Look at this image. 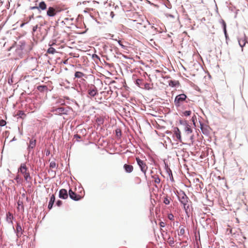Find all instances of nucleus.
<instances>
[{"mask_svg": "<svg viewBox=\"0 0 248 248\" xmlns=\"http://www.w3.org/2000/svg\"><path fill=\"white\" fill-rule=\"evenodd\" d=\"M68 195L67 191L65 189H62L59 191V197L63 199H66L68 198Z\"/></svg>", "mask_w": 248, "mask_h": 248, "instance_id": "obj_10", "label": "nucleus"}, {"mask_svg": "<svg viewBox=\"0 0 248 248\" xmlns=\"http://www.w3.org/2000/svg\"><path fill=\"white\" fill-rule=\"evenodd\" d=\"M118 42L119 44L120 45V46H122V48H124V49H125V48L126 46H125L123 44V43H122V42H121V41L119 40V41H118Z\"/></svg>", "mask_w": 248, "mask_h": 248, "instance_id": "obj_35", "label": "nucleus"}, {"mask_svg": "<svg viewBox=\"0 0 248 248\" xmlns=\"http://www.w3.org/2000/svg\"><path fill=\"white\" fill-rule=\"evenodd\" d=\"M191 113V111L190 110H186L183 112V114L185 116H189Z\"/></svg>", "mask_w": 248, "mask_h": 248, "instance_id": "obj_28", "label": "nucleus"}, {"mask_svg": "<svg viewBox=\"0 0 248 248\" xmlns=\"http://www.w3.org/2000/svg\"><path fill=\"white\" fill-rule=\"evenodd\" d=\"M97 93L98 91L95 86H91L88 90V96L90 98L95 96Z\"/></svg>", "mask_w": 248, "mask_h": 248, "instance_id": "obj_7", "label": "nucleus"}, {"mask_svg": "<svg viewBox=\"0 0 248 248\" xmlns=\"http://www.w3.org/2000/svg\"><path fill=\"white\" fill-rule=\"evenodd\" d=\"M30 9L31 10L38 9V6H31Z\"/></svg>", "mask_w": 248, "mask_h": 248, "instance_id": "obj_41", "label": "nucleus"}, {"mask_svg": "<svg viewBox=\"0 0 248 248\" xmlns=\"http://www.w3.org/2000/svg\"><path fill=\"white\" fill-rule=\"evenodd\" d=\"M86 9L87 10V11H89L90 10H93V8L91 7L90 6H88L86 7Z\"/></svg>", "mask_w": 248, "mask_h": 248, "instance_id": "obj_40", "label": "nucleus"}, {"mask_svg": "<svg viewBox=\"0 0 248 248\" xmlns=\"http://www.w3.org/2000/svg\"><path fill=\"white\" fill-rule=\"evenodd\" d=\"M75 137L77 138V140L80 139L81 138V136L78 134L75 135Z\"/></svg>", "mask_w": 248, "mask_h": 248, "instance_id": "obj_42", "label": "nucleus"}, {"mask_svg": "<svg viewBox=\"0 0 248 248\" xmlns=\"http://www.w3.org/2000/svg\"><path fill=\"white\" fill-rule=\"evenodd\" d=\"M52 111L55 114H66L67 113V110L65 108L61 107L53 109Z\"/></svg>", "mask_w": 248, "mask_h": 248, "instance_id": "obj_9", "label": "nucleus"}, {"mask_svg": "<svg viewBox=\"0 0 248 248\" xmlns=\"http://www.w3.org/2000/svg\"><path fill=\"white\" fill-rule=\"evenodd\" d=\"M67 60H65V61H64L63 63L64 64H66L67 63Z\"/></svg>", "mask_w": 248, "mask_h": 248, "instance_id": "obj_51", "label": "nucleus"}, {"mask_svg": "<svg viewBox=\"0 0 248 248\" xmlns=\"http://www.w3.org/2000/svg\"><path fill=\"white\" fill-rule=\"evenodd\" d=\"M180 202L183 204L184 208L186 210L189 208V204H188V198L186 194H184L179 197Z\"/></svg>", "mask_w": 248, "mask_h": 248, "instance_id": "obj_5", "label": "nucleus"}, {"mask_svg": "<svg viewBox=\"0 0 248 248\" xmlns=\"http://www.w3.org/2000/svg\"><path fill=\"white\" fill-rule=\"evenodd\" d=\"M136 179H137L138 182L139 183H141V179H140V178L139 177H136Z\"/></svg>", "mask_w": 248, "mask_h": 248, "instance_id": "obj_45", "label": "nucleus"}, {"mask_svg": "<svg viewBox=\"0 0 248 248\" xmlns=\"http://www.w3.org/2000/svg\"><path fill=\"white\" fill-rule=\"evenodd\" d=\"M174 243V241L173 240H170V241H169V244H173Z\"/></svg>", "mask_w": 248, "mask_h": 248, "instance_id": "obj_46", "label": "nucleus"}, {"mask_svg": "<svg viewBox=\"0 0 248 248\" xmlns=\"http://www.w3.org/2000/svg\"><path fill=\"white\" fill-rule=\"evenodd\" d=\"M55 197L54 195L53 194L50 198V201L49 202L48 205V208L49 210L52 208L53 205L54 204V202H55Z\"/></svg>", "mask_w": 248, "mask_h": 248, "instance_id": "obj_16", "label": "nucleus"}, {"mask_svg": "<svg viewBox=\"0 0 248 248\" xmlns=\"http://www.w3.org/2000/svg\"><path fill=\"white\" fill-rule=\"evenodd\" d=\"M6 124V122L5 120H0V126H3L5 125Z\"/></svg>", "mask_w": 248, "mask_h": 248, "instance_id": "obj_29", "label": "nucleus"}, {"mask_svg": "<svg viewBox=\"0 0 248 248\" xmlns=\"http://www.w3.org/2000/svg\"><path fill=\"white\" fill-rule=\"evenodd\" d=\"M222 24L223 26V30L225 34H226V25L224 20H222Z\"/></svg>", "mask_w": 248, "mask_h": 248, "instance_id": "obj_30", "label": "nucleus"}, {"mask_svg": "<svg viewBox=\"0 0 248 248\" xmlns=\"http://www.w3.org/2000/svg\"><path fill=\"white\" fill-rule=\"evenodd\" d=\"M186 95L184 93L177 95L174 101L175 106L177 107H180L186 101Z\"/></svg>", "mask_w": 248, "mask_h": 248, "instance_id": "obj_2", "label": "nucleus"}, {"mask_svg": "<svg viewBox=\"0 0 248 248\" xmlns=\"http://www.w3.org/2000/svg\"><path fill=\"white\" fill-rule=\"evenodd\" d=\"M25 114L22 111H19L17 113V115L19 116L20 117H22V116L24 115Z\"/></svg>", "mask_w": 248, "mask_h": 248, "instance_id": "obj_32", "label": "nucleus"}, {"mask_svg": "<svg viewBox=\"0 0 248 248\" xmlns=\"http://www.w3.org/2000/svg\"><path fill=\"white\" fill-rule=\"evenodd\" d=\"M16 231L17 232V235L18 237L21 236L23 234V230L19 223H16Z\"/></svg>", "mask_w": 248, "mask_h": 248, "instance_id": "obj_13", "label": "nucleus"}, {"mask_svg": "<svg viewBox=\"0 0 248 248\" xmlns=\"http://www.w3.org/2000/svg\"><path fill=\"white\" fill-rule=\"evenodd\" d=\"M55 45V43H52V44H49V46H53V45Z\"/></svg>", "mask_w": 248, "mask_h": 248, "instance_id": "obj_49", "label": "nucleus"}, {"mask_svg": "<svg viewBox=\"0 0 248 248\" xmlns=\"http://www.w3.org/2000/svg\"><path fill=\"white\" fill-rule=\"evenodd\" d=\"M124 168L126 172L130 173L133 170V167L131 165L124 164Z\"/></svg>", "mask_w": 248, "mask_h": 248, "instance_id": "obj_15", "label": "nucleus"}, {"mask_svg": "<svg viewBox=\"0 0 248 248\" xmlns=\"http://www.w3.org/2000/svg\"><path fill=\"white\" fill-rule=\"evenodd\" d=\"M136 160L140 168L141 171L144 173L145 177H146V171L148 169V167L146 163L139 158L137 157Z\"/></svg>", "mask_w": 248, "mask_h": 248, "instance_id": "obj_4", "label": "nucleus"}, {"mask_svg": "<svg viewBox=\"0 0 248 248\" xmlns=\"http://www.w3.org/2000/svg\"><path fill=\"white\" fill-rule=\"evenodd\" d=\"M14 219V217L12 213L8 212L6 214V221L8 223L13 224V220Z\"/></svg>", "mask_w": 248, "mask_h": 248, "instance_id": "obj_14", "label": "nucleus"}, {"mask_svg": "<svg viewBox=\"0 0 248 248\" xmlns=\"http://www.w3.org/2000/svg\"><path fill=\"white\" fill-rule=\"evenodd\" d=\"M18 171V172H20L23 175L26 182H29L31 180V177L25 164H22Z\"/></svg>", "mask_w": 248, "mask_h": 248, "instance_id": "obj_1", "label": "nucleus"}, {"mask_svg": "<svg viewBox=\"0 0 248 248\" xmlns=\"http://www.w3.org/2000/svg\"><path fill=\"white\" fill-rule=\"evenodd\" d=\"M168 217L170 220H173L174 219V216L172 214H169Z\"/></svg>", "mask_w": 248, "mask_h": 248, "instance_id": "obj_33", "label": "nucleus"}, {"mask_svg": "<svg viewBox=\"0 0 248 248\" xmlns=\"http://www.w3.org/2000/svg\"><path fill=\"white\" fill-rule=\"evenodd\" d=\"M57 165L54 161H52L50 163L49 167L50 168L53 169L56 168L57 167Z\"/></svg>", "mask_w": 248, "mask_h": 248, "instance_id": "obj_25", "label": "nucleus"}, {"mask_svg": "<svg viewBox=\"0 0 248 248\" xmlns=\"http://www.w3.org/2000/svg\"><path fill=\"white\" fill-rule=\"evenodd\" d=\"M159 225L160 227H164L165 226V223L162 221L160 222L159 223Z\"/></svg>", "mask_w": 248, "mask_h": 248, "instance_id": "obj_39", "label": "nucleus"}, {"mask_svg": "<svg viewBox=\"0 0 248 248\" xmlns=\"http://www.w3.org/2000/svg\"><path fill=\"white\" fill-rule=\"evenodd\" d=\"M49 154H50L49 151V150H47L46 152V155H49Z\"/></svg>", "mask_w": 248, "mask_h": 248, "instance_id": "obj_47", "label": "nucleus"}, {"mask_svg": "<svg viewBox=\"0 0 248 248\" xmlns=\"http://www.w3.org/2000/svg\"><path fill=\"white\" fill-rule=\"evenodd\" d=\"M185 130L187 134H190L192 132V130L190 128V125L188 124H186V126Z\"/></svg>", "mask_w": 248, "mask_h": 248, "instance_id": "obj_21", "label": "nucleus"}, {"mask_svg": "<svg viewBox=\"0 0 248 248\" xmlns=\"http://www.w3.org/2000/svg\"><path fill=\"white\" fill-rule=\"evenodd\" d=\"M37 28H38V25H36V26H34L32 29L33 31H36Z\"/></svg>", "mask_w": 248, "mask_h": 248, "instance_id": "obj_43", "label": "nucleus"}, {"mask_svg": "<svg viewBox=\"0 0 248 248\" xmlns=\"http://www.w3.org/2000/svg\"><path fill=\"white\" fill-rule=\"evenodd\" d=\"M33 18V15H32L31 16H30V18Z\"/></svg>", "mask_w": 248, "mask_h": 248, "instance_id": "obj_50", "label": "nucleus"}, {"mask_svg": "<svg viewBox=\"0 0 248 248\" xmlns=\"http://www.w3.org/2000/svg\"><path fill=\"white\" fill-rule=\"evenodd\" d=\"M151 177L154 179L155 183L159 184L160 183V179L157 174H154L153 171L151 172Z\"/></svg>", "mask_w": 248, "mask_h": 248, "instance_id": "obj_12", "label": "nucleus"}, {"mask_svg": "<svg viewBox=\"0 0 248 248\" xmlns=\"http://www.w3.org/2000/svg\"><path fill=\"white\" fill-rule=\"evenodd\" d=\"M56 52V51L55 49L52 47H50L47 50V53L49 54H53Z\"/></svg>", "mask_w": 248, "mask_h": 248, "instance_id": "obj_22", "label": "nucleus"}, {"mask_svg": "<svg viewBox=\"0 0 248 248\" xmlns=\"http://www.w3.org/2000/svg\"><path fill=\"white\" fill-rule=\"evenodd\" d=\"M179 229H180V231L178 232V235H183L185 234V229L183 227L181 228V226L179 227Z\"/></svg>", "mask_w": 248, "mask_h": 248, "instance_id": "obj_23", "label": "nucleus"}, {"mask_svg": "<svg viewBox=\"0 0 248 248\" xmlns=\"http://www.w3.org/2000/svg\"><path fill=\"white\" fill-rule=\"evenodd\" d=\"M246 42L245 39H240L239 40V44L242 48L245 46Z\"/></svg>", "mask_w": 248, "mask_h": 248, "instance_id": "obj_20", "label": "nucleus"}, {"mask_svg": "<svg viewBox=\"0 0 248 248\" xmlns=\"http://www.w3.org/2000/svg\"><path fill=\"white\" fill-rule=\"evenodd\" d=\"M173 132L174 134L175 135L177 139L179 140V141L181 142L182 139L181 136V132L179 129L177 127H174L173 129Z\"/></svg>", "mask_w": 248, "mask_h": 248, "instance_id": "obj_11", "label": "nucleus"}, {"mask_svg": "<svg viewBox=\"0 0 248 248\" xmlns=\"http://www.w3.org/2000/svg\"><path fill=\"white\" fill-rule=\"evenodd\" d=\"M56 204L58 206H60L62 204V202L60 200H59L57 202Z\"/></svg>", "mask_w": 248, "mask_h": 248, "instance_id": "obj_37", "label": "nucleus"}, {"mask_svg": "<svg viewBox=\"0 0 248 248\" xmlns=\"http://www.w3.org/2000/svg\"><path fill=\"white\" fill-rule=\"evenodd\" d=\"M62 9L59 7H49L46 12V14L48 16H54L58 13L61 12Z\"/></svg>", "mask_w": 248, "mask_h": 248, "instance_id": "obj_3", "label": "nucleus"}, {"mask_svg": "<svg viewBox=\"0 0 248 248\" xmlns=\"http://www.w3.org/2000/svg\"><path fill=\"white\" fill-rule=\"evenodd\" d=\"M46 9V5L44 1H41L39 3L38 10H45Z\"/></svg>", "mask_w": 248, "mask_h": 248, "instance_id": "obj_17", "label": "nucleus"}, {"mask_svg": "<svg viewBox=\"0 0 248 248\" xmlns=\"http://www.w3.org/2000/svg\"><path fill=\"white\" fill-rule=\"evenodd\" d=\"M69 195L71 199L76 201H79L83 198L82 196L79 194H77L75 192H74L71 189H70L69 190Z\"/></svg>", "mask_w": 248, "mask_h": 248, "instance_id": "obj_6", "label": "nucleus"}, {"mask_svg": "<svg viewBox=\"0 0 248 248\" xmlns=\"http://www.w3.org/2000/svg\"><path fill=\"white\" fill-rule=\"evenodd\" d=\"M142 79H137L136 80V84L137 85V86H138L139 87H141V86H142L143 85V82H142Z\"/></svg>", "mask_w": 248, "mask_h": 248, "instance_id": "obj_24", "label": "nucleus"}, {"mask_svg": "<svg viewBox=\"0 0 248 248\" xmlns=\"http://www.w3.org/2000/svg\"><path fill=\"white\" fill-rule=\"evenodd\" d=\"M110 15H111L112 17H113L114 15V13L113 12H111Z\"/></svg>", "mask_w": 248, "mask_h": 248, "instance_id": "obj_48", "label": "nucleus"}, {"mask_svg": "<svg viewBox=\"0 0 248 248\" xmlns=\"http://www.w3.org/2000/svg\"><path fill=\"white\" fill-rule=\"evenodd\" d=\"M47 87L46 86H39L37 87V89L41 92H43L45 89Z\"/></svg>", "mask_w": 248, "mask_h": 248, "instance_id": "obj_27", "label": "nucleus"}, {"mask_svg": "<svg viewBox=\"0 0 248 248\" xmlns=\"http://www.w3.org/2000/svg\"><path fill=\"white\" fill-rule=\"evenodd\" d=\"M116 135L117 136H121V131L118 130V129H117L116 130Z\"/></svg>", "mask_w": 248, "mask_h": 248, "instance_id": "obj_38", "label": "nucleus"}, {"mask_svg": "<svg viewBox=\"0 0 248 248\" xmlns=\"http://www.w3.org/2000/svg\"><path fill=\"white\" fill-rule=\"evenodd\" d=\"M179 85V82L177 80H170L169 81V85L171 87H175Z\"/></svg>", "mask_w": 248, "mask_h": 248, "instance_id": "obj_18", "label": "nucleus"}, {"mask_svg": "<svg viewBox=\"0 0 248 248\" xmlns=\"http://www.w3.org/2000/svg\"><path fill=\"white\" fill-rule=\"evenodd\" d=\"M16 180L17 181V183H19L20 181V179L19 178V176L18 175H17L16 178Z\"/></svg>", "mask_w": 248, "mask_h": 248, "instance_id": "obj_44", "label": "nucleus"}, {"mask_svg": "<svg viewBox=\"0 0 248 248\" xmlns=\"http://www.w3.org/2000/svg\"><path fill=\"white\" fill-rule=\"evenodd\" d=\"M17 204H18V209H19V207L21 206V209H23V202L22 201L18 200V201L17 202Z\"/></svg>", "mask_w": 248, "mask_h": 248, "instance_id": "obj_31", "label": "nucleus"}, {"mask_svg": "<svg viewBox=\"0 0 248 248\" xmlns=\"http://www.w3.org/2000/svg\"><path fill=\"white\" fill-rule=\"evenodd\" d=\"M36 144V140L34 137L30 139L29 142L28 143V150L30 152L31 150L35 148Z\"/></svg>", "mask_w": 248, "mask_h": 248, "instance_id": "obj_8", "label": "nucleus"}, {"mask_svg": "<svg viewBox=\"0 0 248 248\" xmlns=\"http://www.w3.org/2000/svg\"><path fill=\"white\" fill-rule=\"evenodd\" d=\"M89 3V2L88 1H83L82 3L81 2H78V5H81V4H84V5H86L87 4H88Z\"/></svg>", "mask_w": 248, "mask_h": 248, "instance_id": "obj_36", "label": "nucleus"}, {"mask_svg": "<svg viewBox=\"0 0 248 248\" xmlns=\"http://www.w3.org/2000/svg\"><path fill=\"white\" fill-rule=\"evenodd\" d=\"M142 85L144 86V89H145L150 90L151 89L150 84L149 83H143Z\"/></svg>", "mask_w": 248, "mask_h": 248, "instance_id": "obj_26", "label": "nucleus"}, {"mask_svg": "<svg viewBox=\"0 0 248 248\" xmlns=\"http://www.w3.org/2000/svg\"><path fill=\"white\" fill-rule=\"evenodd\" d=\"M170 200L169 199H168V198H165L164 200V203L166 204H169L170 203Z\"/></svg>", "mask_w": 248, "mask_h": 248, "instance_id": "obj_34", "label": "nucleus"}, {"mask_svg": "<svg viewBox=\"0 0 248 248\" xmlns=\"http://www.w3.org/2000/svg\"><path fill=\"white\" fill-rule=\"evenodd\" d=\"M85 74L82 72L77 71L75 74V77L77 78H81L85 76Z\"/></svg>", "mask_w": 248, "mask_h": 248, "instance_id": "obj_19", "label": "nucleus"}]
</instances>
